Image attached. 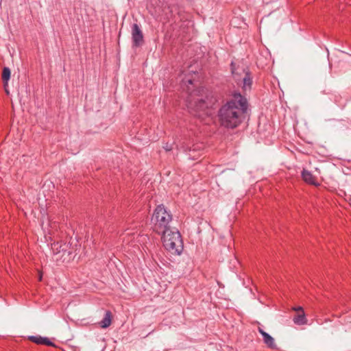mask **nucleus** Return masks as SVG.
I'll return each mask as SVG.
<instances>
[{"label": "nucleus", "mask_w": 351, "mask_h": 351, "mask_svg": "<svg viewBox=\"0 0 351 351\" xmlns=\"http://www.w3.org/2000/svg\"><path fill=\"white\" fill-rule=\"evenodd\" d=\"M248 108L247 99L240 93H234L218 111L220 125L228 129L237 128L245 117Z\"/></svg>", "instance_id": "1"}, {"label": "nucleus", "mask_w": 351, "mask_h": 351, "mask_svg": "<svg viewBox=\"0 0 351 351\" xmlns=\"http://www.w3.org/2000/svg\"><path fill=\"white\" fill-rule=\"evenodd\" d=\"M194 95L197 97L189 101L188 108L190 112L195 117H201L206 114V110L212 108L217 101L212 92L202 87L195 90Z\"/></svg>", "instance_id": "2"}, {"label": "nucleus", "mask_w": 351, "mask_h": 351, "mask_svg": "<svg viewBox=\"0 0 351 351\" xmlns=\"http://www.w3.org/2000/svg\"><path fill=\"white\" fill-rule=\"evenodd\" d=\"M162 241L165 249L171 254L180 255L184 249L183 241L180 232L173 228L162 232Z\"/></svg>", "instance_id": "3"}, {"label": "nucleus", "mask_w": 351, "mask_h": 351, "mask_svg": "<svg viewBox=\"0 0 351 351\" xmlns=\"http://www.w3.org/2000/svg\"><path fill=\"white\" fill-rule=\"evenodd\" d=\"M152 221L154 223V230L160 234L171 228L170 223L172 221V215L163 205H159L154 210Z\"/></svg>", "instance_id": "4"}, {"label": "nucleus", "mask_w": 351, "mask_h": 351, "mask_svg": "<svg viewBox=\"0 0 351 351\" xmlns=\"http://www.w3.org/2000/svg\"><path fill=\"white\" fill-rule=\"evenodd\" d=\"M132 38L133 46L138 47L143 43V34L137 23H134L132 26Z\"/></svg>", "instance_id": "5"}, {"label": "nucleus", "mask_w": 351, "mask_h": 351, "mask_svg": "<svg viewBox=\"0 0 351 351\" xmlns=\"http://www.w3.org/2000/svg\"><path fill=\"white\" fill-rule=\"evenodd\" d=\"M258 330L263 336L264 343L270 349H276L277 346L275 343L274 339L261 328L258 327Z\"/></svg>", "instance_id": "6"}, {"label": "nucleus", "mask_w": 351, "mask_h": 351, "mask_svg": "<svg viewBox=\"0 0 351 351\" xmlns=\"http://www.w3.org/2000/svg\"><path fill=\"white\" fill-rule=\"evenodd\" d=\"M69 245L64 241L54 242L51 244V250L54 254H58L60 252H66L68 250Z\"/></svg>", "instance_id": "7"}, {"label": "nucleus", "mask_w": 351, "mask_h": 351, "mask_svg": "<svg viewBox=\"0 0 351 351\" xmlns=\"http://www.w3.org/2000/svg\"><path fill=\"white\" fill-rule=\"evenodd\" d=\"M29 340L32 342L35 343L38 345H46L50 346H54V343L51 341L47 337H43L41 336H29L28 337Z\"/></svg>", "instance_id": "8"}, {"label": "nucleus", "mask_w": 351, "mask_h": 351, "mask_svg": "<svg viewBox=\"0 0 351 351\" xmlns=\"http://www.w3.org/2000/svg\"><path fill=\"white\" fill-rule=\"evenodd\" d=\"M302 178L303 180L307 184L312 185H317L316 178L312 174V173L308 170L304 169L302 171Z\"/></svg>", "instance_id": "9"}, {"label": "nucleus", "mask_w": 351, "mask_h": 351, "mask_svg": "<svg viewBox=\"0 0 351 351\" xmlns=\"http://www.w3.org/2000/svg\"><path fill=\"white\" fill-rule=\"evenodd\" d=\"M244 72V77L243 78V88L244 90L250 89L252 84V78L251 77V74L249 72L248 70L245 71V69L243 70Z\"/></svg>", "instance_id": "10"}, {"label": "nucleus", "mask_w": 351, "mask_h": 351, "mask_svg": "<svg viewBox=\"0 0 351 351\" xmlns=\"http://www.w3.org/2000/svg\"><path fill=\"white\" fill-rule=\"evenodd\" d=\"M112 323V313L110 311H107L104 317L99 322V326L102 328H106L110 326Z\"/></svg>", "instance_id": "11"}, {"label": "nucleus", "mask_w": 351, "mask_h": 351, "mask_svg": "<svg viewBox=\"0 0 351 351\" xmlns=\"http://www.w3.org/2000/svg\"><path fill=\"white\" fill-rule=\"evenodd\" d=\"M293 322L297 325H304L307 322L304 311L298 313L293 317Z\"/></svg>", "instance_id": "12"}, {"label": "nucleus", "mask_w": 351, "mask_h": 351, "mask_svg": "<svg viewBox=\"0 0 351 351\" xmlns=\"http://www.w3.org/2000/svg\"><path fill=\"white\" fill-rule=\"evenodd\" d=\"M10 69L8 67H4L2 71V80L4 82H8L10 78Z\"/></svg>", "instance_id": "13"}, {"label": "nucleus", "mask_w": 351, "mask_h": 351, "mask_svg": "<svg viewBox=\"0 0 351 351\" xmlns=\"http://www.w3.org/2000/svg\"><path fill=\"white\" fill-rule=\"evenodd\" d=\"M230 67H231V71H232V75L234 76V77H236V76L237 75V68H236L235 64L233 62H231Z\"/></svg>", "instance_id": "14"}, {"label": "nucleus", "mask_w": 351, "mask_h": 351, "mask_svg": "<svg viewBox=\"0 0 351 351\" xmlns=\"http://www.w3.org/2000/svg\"><path fill=\"white\" fill-rule=\"evenodd\" d=\"M293 311H295L298 312V313H301V312L304 311V310H303L302 307H301V306L295 307V308H293Z\"/></svg>", "instance_id": "15"}, {"label": "nucleus", "mask_w": 351, "mask_h": 351, "mask_svg": "<svg viewBox=\"0 0 351 351\" xmlns=\"http://www.w3.org/2000/svg\"><path fill=\"white\" fill-rule=\"evenodd\" d=\"M164 149L166 151H170L172 149V145H169L168 143H167L166 145L164 147Z\"/></svg>", "instance_id": "16"}, {"label": "nucleus", "mask_w": 351, "mask_h": 351, "mask_svg": "<svg viewBox=\"0 0 351 351\" xmlns=\"http://www.w3.org/2000/svg\"><path fill=\"white\" fill-rule=\"evenodd\" d=\"M183 82L184 84H193V80L192 79H188V80H183Z\"/></svg>", "instance_id": "17"}, {"label": "nucleus", "mask_w": 351, "mask_h": 351, "mask_svg": "<svg viewBox=\"0 0 351 351\" xmlns=\"http://www.w3.org/2000/svg\"><path fill=\"white\" fill-rule=\"evenodd\" d=\"M341 3L344 2L351 5V0H339Z\"/></svg>", "instance_id": "18"}]
</instances>
